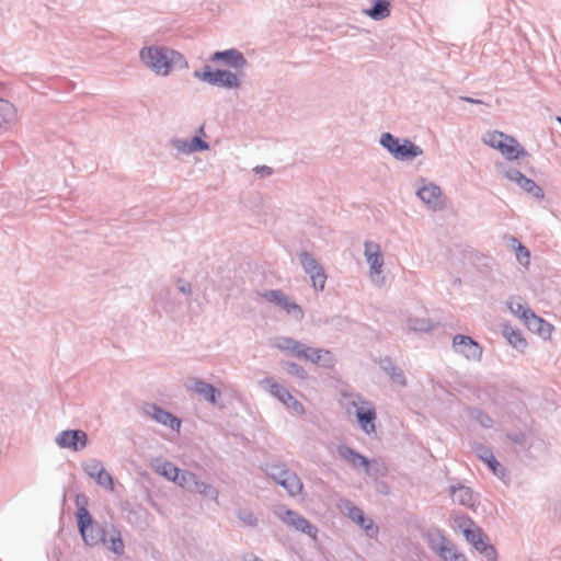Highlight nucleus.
I'll use <instances>...</instances> for the list:
<instances>
[{
	"label": "nucleus",
	"mask_w": 561,
	"mask_h": 561,
	"mask_svg": "<svg viewBox=\"0 0 561 561\" xmlns=\"http://www.w3.org/2000/svg\"><path fill=\"white\" fill-rule=\"evenodd\" d=\"M379 366L386 374H388L391 377V379L394 382H397L401 386L407 385V380H405L403 370L401 368H399L398 366H396V364L392 362V359L390 357L387 356L385 358H381L379 360Z\"/></svg>",
	"instance_id": "nucleus-29"
},
{
	"label": "nucleus",
	"mask_w": 561,
	"mask_h": 561,
	"mask_svg": "<svg viewBox=\"0 0 561 561\" xmlns=\"http://www.w3.org/2000/svg\"><path fill=\"white\" fill-rule=\"evenodd\" d=\"M460 100L468 102V103H472V104H482L483 103L481 100L469 98V96H460Z\"/></svg>",
	"instance_id": "nucleus-54"
},
{
	"label": "nucleus",
	"mask_w": 561,
	"mask_h": 561,
	"mask_svg": "<svg viewBox=\"0 0 561 561\" xmlns=\"http://www.w3.org/2000/svg\"><path fill=\"white\" fill-rule=\"evenodd\" d=\"M502 174L507 180L516 183L522 190L531 195L537 199H542L545 197L543 190L531 179L525 176L518 169L516 168H505L502 170Z\"/></svg>",
	"instance_id": "nucleus-11"
},
{
	"label": "nucleus",
	"mask_w": 561,
	"mask_h": 561,
	"mask_svg": "<svg viewBox=\"0 0 561 561\" xmlns=\"http://www.w3.org/2000/svg\"><path fill=\"white\" fill-rule=\"evenodd\" d=\"M417 197L425 203L431 209L437 210L442 209V190L438 185L434 183H424L416 191Z\"/></svg>",
	"instance_id": "nucleus-18"
},
{
	"label": "nucleus",
	"mask_w": 561,
	"mask_h": 561,
	"mask_svg": "<svg viewBox=\"0 0 561 561\" xmlns=\"http://www.w3.org/2000/svg\"><path fill=\"white\" fill-rule=\"evenodd\" d=\"M192 492H196L201 495H204L205 497H208V499L215 501L216 503L218 502V496H219L218 490L215 486H213L211 484L201 481L198 478L196 480V483H195Z\"/></svg>",
	"instance_id": "nucleus-37"
},
{
	"label": "nucleus",
	"mask_w": 561,
	"mask_h": 561,
	"mask_svg": "<svg viewBox=\"0 0 561 561\" xmlns=\"http://www.w3.org/2000/svg\"><path fill=\"white\" fill-rule=\"evenodd\" d=\"M503 335L514 348L522 352L526 348L527 342L519 330L511 325H504Z\"/></svg>",
	"instance_id": "nucleus-31"
},
{
	"label": "nucleus",
	"mask_w": 561,
	"mask_h": 561,
	"mask_svg": "<svg viewBox=\"0 0 561 561\" xmlns=\"http://www.w3.org/2000/svg\"><path fill=\"white\" fill-rule=\"evenodd\" d=\"M425 540L428 548L436 554L444 552L446 550L445 546H447L450 541L447 537H445L443 531L437 528L428 529L425 535Z\"/></svg>",
	"instance_id": "nucleus-26"
},
{
	"label": "nucleus",
	"mask_w": 561,
	"mask_h": 561,
	"mask_svg": "<svg viewBox=\"0 0 561 561\" xmlns=\"http://www.w3.org/2000/svg\"><path fill=\"white\" fill-rule=\"evenodd\" d=\"M507 307L512 313L517 316L519 319L524 321V323L528 320V312H534L530 308L525 306L522 302L519 297H513L507 301Z\"/></svg>",
	"instance_id": "nucleus-34"
},
{
	"label": "nucleus",
	"mask_w": 561,
	"mask_h": 561,
	"mask_svg": "<svg viewBox=\"0 0 561 561\" xmlns=\"http://www.w3.org/2000/svg\"><path fill=\"white\" fill-rule=\"evenodd\" d=\"M380 145L399 161H411L423 154V149L404 138L399 139L390 133L380 136Z\"/></svg>",
	"instance_id": "nucleus-3"
},
{
	"label": "nucleus",
	"mask_w": 561,
	"mask_h": 561,
	"mask_svg": "<svg viewBox=\"0 0 561 561\" xmlns=\"http://www.w3.org/2000/svg\"><path fill=\"white\" fill-rule=\"evenodd\" d=\"M259 295L266 301L278 306L296 320H301L305 316L302 308L291 301L287 295L280 289H272L259 293Z\"/></svg>",
	"instance_id": "nucleus-9"
},
{
	"label": "nucleus",
	"mask_w": 561,
	"mask_h": 561,
	"mask_svg": "<svg viewBox=\"0 0 561 561\" xmlns=\"http://www.w3.org/2000/svg\"><path fill=\"white\" fill-rule=\"evenodd\" d=\"M469 415L484 428H492L494 425L493 419L480 409H471Z\"/></svg>",
	"instance_id": "nucleus-41"
},
{
	"label": "nucleus",
	"mask_w": 561,
	"mask_h": 561,
	"mask_svg": "<svg viewBox=\"0 0 561 561\" xmlns=\"http://www.w3.org/2000/svg\"><path fill=\"white\" fill-rule=\"evenodd\" d=\"M472 449L474 450L477 456L488 465L490 470L495 476L501 477V478L505 476V468L496 460L492 450L489 447H486L480 443H476L472 446Z\"/></svg>",
	"instance_id": "nucleus-23"
},
{
	"label": "nucleus",
	"mask_w": 561,
	"mask_h": 561,
	"mask_svg": "<svg viewBox=\"0 0 561 561\" xmlns=\"http://www.w3.org/2000/svg\"><path fill=\"white\" fill-rule=\"evenodd\" d=\"M186 389L201 396L205 401L210 404H217L221 392L215 388L211 383L206 382L199 378H191L186 385Z\"/></svg>",
	"instance_id": "nucleus-16"
},
{
	"label": "nucleus",
	"mask_w": 561,
	"mask_h": 561,
	"mask_svg": "<svg viewBox=\"0 0 561 561\" xmlns=\"http://www.w3.org/2000/svg\"><path fill=\"white\" fill-rule=\"evenodd\" d=\"M506 440L515 445V451L527 459H534L542 453L546 444L542 439L522 431L507 432Z\"/></svg>",
	"instance_id": "nucleus-5"
},
{
	"label": "nucleus",
	"mask_w": 561,
	"mask_h": 561,
	"mask_svg": "<svg viewBox=\"0 0 561 561\" xmlns=\"http://www.w3.org/2000/svg\"><path fill=\"white\" fill-rule=\"evenodd\" d=\"M462 533L466 540L470 545H472V547L478 543V539L480 541L481 539H484L486 536L480 527L463 528Z\"/></svg>",
	"instance_id": "nucleus-45"
},
{
	"label": "nucleus",
	"mask_w": 561,
	"mask_h": 561,
	"mask_svg": "<svg viewBox=\"0 0 561 561\" xmlns=\"http://www.w3.org/2000/svg\"><path fill=\"white\" fill-rule=\"evenodd\" d=\"M557 121L559 122V124L561 125V116L557 117Z\"/></svg>",
	"instance_id": "nucleus-57"
},
{
	"label": "nucleus",
	"mask_w": 561,
	"mask_h": 561,
	"mask_svg": "<svg viewBox=\"0 0 561 561\" xmlns=\"http://www.w3.org/2000/svg\"><path fill=\"white\" fill-rule=\"evenodd\" d=\"M364 255L369 264V276L374 284L382 286L385 276L382 275L383 259L380 245L374 241H365Z\"/></svg>",
	"instance_id": "nucleus-7"
},
{
	"label": "nucleus",
	"mask_w": 561,
	"mask_h": 561,
	"mask_svg": "<svg viewBox=\"0 0 561 561\" xmlns=\"http://www.w3.org/2000/svg\"><path fill=\"white\" fill-rule=\"evenodd\" d=\"M290 470L286 469L284 466H272L267 474L278 484H280V481L285 478V473H288Z\"/></svg>",
	"instance_id": "nucleus-47"
},
{
	"label": "nucleus",
	"mask_w": 561,
	"mask_h": 561,
	"mask_svg": "<svg viewBox=\"0 0 561 561\" xmlns=\"http://www.w3.org/2000/svg\"><path fill=\"white\" fill-rule=\"evenodd\" d=\"M260 386L297 414L305 413L304 405L293 397L287 388L274 381L273 378H264L260 381Z\"/></svg>",
	"instance_id": "nucleus-8"
},
{
	"label": "nucleus",
	"mask_w": 561,
	"mask_h": 561,
	"mask_svg": "<svg viewBox=\"0 0 561 561\" xmlns=\"http://www.w3.org/2000/svg\"><path fill=\"white\" fill-rule=\"evenodd\" d=\"M273 346L300 358L304 344L289 336H277L273 340Z\"/></svg>",
	"instance_id": "nucleus-25"
},
{
	"label": "nucleus",
	"mask_w": 561,
	"mask_h": 561,
	"mask_svg": "<svg viewBox=\"0 0 561 561\" xmlns=\"http://www.w3.org/2000/svg\"><path fill=\"white\" fill-rule=\"evenodd\" d=\"M513 242L517 243L516 247V257L518 262L523 265H527L529 263L530 253L529 250L519 243L515 238H513Z\"/></svg>",
	"instance_id": "nucleus-48"
},
{
	"label": "nucleus",
	"mask_w": 561,
	"mask_h": 561,
	"mask_svg": "<svg viewBox=\"0 0 561 561\" xmlns=\"http://www.w3.org/2000/svg\"><path fill=\"white\" fill-rule=\"evenodd\" d=\"M78 528L85 545L94 547L101 543L105 535V526L95 523L84 506H80L77 511Z\"/></svg>",
	"instance_id": "nucleus-6"
},
{
	"label": "nucleus",
	"mask_w": 561,
	"mask_h": 561,
	"mask_svg": "<svg viewBox=\"0 0 561 561\" xmlns=\"http://www.w3.org/2000/svg\"><path fill=\"white\" fill-rule=\"evenodd\" d=\"M243 561H262V560L255 556H247V557H244Z\"/></svg>",
	"instance_id": "nucleus-56"
},
{
	"label": "nucleus",
	"mask_w": 561,
	"mask_h": 561,
	"mask_svg": "<svg viewBox=\"0 0 561 561\" xmlns=\"http://www.w3.org/2000/svg\"><path fill=\"white\" fill-rule=\"evenodd\" d=\"M445 549L446 550L444 552H439L437 554L443 561H467V558L457 551L455 545L451 541L445 546Z\"/></svg>",
	"instance_id": "nucleus-40"
},
{
	"label": "nucleus",
	"mask_w": 561,
	"mask_h": 561,
	"mask_svg": "<svg viewBox=\"0 0 561 561\" xmlns=\"http://www.w3.org/2000/svg\"><path fill=\"white\" fill-rule=\"evenodd\" d=\"M104 534L101 543L115 554L122 556L125 551V545L121 531L113 524H106Z\"/></svg>",
	"instance_id": "nucleus-21"
},
{
	"label": "nucleus",
	"mask_w": 561,
	"mask_h": 561,
	"mask_svg": "<svg viewBox=\"0 0 561 561\" xmlns=\"http://www.w3.org/2000/svg\"><path fill=\"white\" fill-rule=\"evenodd\" d=\"M178 289L180 293L190 296L192 294V285L191 283L184 280L183 278H178Z\"/></svg>",
	"instance_id": "nucleus-52"
},
{
	"label": "nucleus",
	"mask_w": 561,
	"mask_h": 561,
	"mask_svg": "<svg viewBox=\"0 0 561 561\" xmlns=\"http://www.w3.org/2000/svg\"><path fill=\"white\" fill-rule=\"evenodd\" d=\"M324 270L322 268V266H318L317 270H312V272H305L306 274H308L310 277L311 275H316L317 272H323Z\"/></svg>",
	"instance_id": "nucleus-55"
},
{
	"label": "nucleus",
	"mask_w": 561,
	"mask_h": 561,
	"mask_svg": "<svg viewBox=\"0 0 561 561\" xmlns=\"http://www.w3.org/2000/svg\"><path fill=\"white\" fill-rule=\"evenodd\" d=\"M298 256L305 272H312V270H317L320 266L317 259L308 251H301Z\"/></svg>",
	"instance_id": "nucleus-43"
},
{
	"label": "nucleus",
	"mask_w": 561,
	"mask_h": 561,
	"mask_svg": "<svg viewBox=\"0 0 561 561\" xmlns=\"http://www.w3.org/2000/svg\"><path fill=\"white\" fill-rule=\"evenodd\" d=\"M280 366L286 373H288L299 379L307 378V371L305 370V368L302 366L298 365L297 363L282 362Z\"/></svg>",
	"instance_id": "nucleus-44"
},
{
	"label": "nucleus",
	"mask_w": 561,
	"mask_h": 561,
	"mask_svg": "<svg viewBox=\"0 0 561 561\" xmlns=\"http://www.w3.org/2000/svg\"><path fill=\"white\" fill-rule=\"evenodd\" d=\"M141 62L154 75L168 77L175 67L187 68L184 56L163 45L145 46L139 51Z\"/></svg>",
	"instance_id": "nucleus-1"
},
{
	"label": "nucleus",
	"mask_w": 561,
	"mask_h": 561,
	"mask_svg": "<svg viewBox=\"0 0 561 561\" xmlns=\"http://www.w3.org/2000/svg\"><path fill=\"white\" fill-rule=\"evenodd\" d=\"M347 510V516L357 525H359L365 531L366 535L370 538L375 537L378 534V528L374 525L371 518L366 517L364 512L352 502H346L345 505Z\"/></svg>",
	"instance_id": "nucleus-19"
},
{
	"label": "nucleus",
	"mask_w": 561,
	"mask_h": 561,
	"mask_svg": "<svg viewBox=\"0 0 561 561\" xmlns=\"http://www.w3.org/2000/svg\"><path fill=\"white\" fill-rule=\"evenodd\" d=\"M15 119V107L9 101L0 99V130L9 129Z\"/></svg>",
	"instance_id": "nucleus-30"
},
{
	"label": "nucleus",
	"mask_w": 561,
	"mask_h": 561,
	"mask_svg": "<svg viewBox=\"0 0 561 561\" xmlns=\"http://www.w3.org/2000/svg\"><path fill=\"white\" fill-rule=\"evenodd\" d=\"M453 348L456 353L461 354L468 360L480 362L482 358V347L468 335H455L453 339Z\"/></svg>",
	"instance_id": "nucleus-14"
},
{
	"label": "nucleus",
	"mask_w": 561,
	"mask_h": 561,
	"mask_svg": "<svg viewBox=\"0 0 561 561\" xmlns=\"http://www.w3.org/2000/svg\"><path fill=\"white\" fill-rule=\"evenodd\" d=\"M188 142L192 153L209 149V144L198 136H194Z\"/></svg>",
	"instance_id": "nucleus-50"
},
{
	"label": "nucleus",
	"mask_w": 561,
	"mask_h": 561,
	"mask_svg": "<svg viewBox=\"0 0 561 561\" xmlns=\"http://www.w3.org/2000/svg\"><path fill=\"white\" fill-rule=\"evenodd\" d=\"M237 516L241 522L250 527H255L257 525V518L250 510L240 508L237 512Z\"/></svg>",
	"instance_id": "nucleus-46"
},
{
	"label": "nucleus",
	"mask_w": 561,
	"mask_h": 561,
	"mask_svg": "<svg viewBox=\"0 0 561 561\" xmlns=\"http://www.w3.org/2000/svg\"><path fill=\"white\" fill-rule=\"evenodd\" d=\"M83 472L91 479L95 480V482L108 490L113 491L114 481L112 476L104 469L102 462L95 458L88 459L82 462Z\"/></svg>",
	"instance_id": "nucleus-12"
},
{
	"label": "nucleus",
	"mask_w": 561,
	"mask_h": 561,
	"mask_svg": "<svg viewBox=\"0 0 561 561\" xmlns=\"http://www.w3.org/2000/svg\"><path fill=\"white\" fill-rule=\"evenodd\" d=\"M197 478L198 477L195 473H193L191 471H186V470L182 471L180 469V473L176 477L174 482L178 485H180L181 488L192 492Z\"/></svg>",
	"instance_id": "nucleus-38"
},
{
	"label": "nucleus",
	"mask_w": 561,
	"mask_h": 561,
	"mask_svg": "<svg viewBox=\"0 0 561 561\" xmlns=\"http://www.w3.org/2000/svg\"><path fill=\"white\" fill-rule=\"evenodd\" d=\"M473 548L488 561H497V553L493 545L490 543L489 537L485 536L484 539L478 540V543L473 546Z\"/></svg>",
	"instance_id": "nucleus-36"
},
{
	"label": "nucleus",
	"mask_w": 561,
	"mask_h": 561,
	"mask_svg": "<svg viewBox=\"0 0 561 561\" xmlns=\"http://www.w3.org/2000/svg\"><path fill=\"white\" fill-rule=\"evenodd\" d=\"M340 403L347 414H354L365 434L376 433L377 411L371 401L357 392H342Z\"/></svg>",
	"instance_id": "nucleus-2"
},
{
	"label": "nucleus",
	"mask_w": 561,
	"mask_h": 561,
	"mask_svg": "<svg viewBox=\"0 0 561 561\" xmlns=\"http://www.w3.org/2000/svg\"><path fill=\"white\" fill-rule=\"evenodd\" d=\"M58 447L73 451L82 450L88 445V435L82 430H66L55 437Z\"/></svg>",
	"instance_id": "nucleus-13"
},
{
	"label": "nucleus",
	"mask_w": 561,
	"mask_h": 561,
	"mask_svg": "<svg viewBox=\"0 0 561 561\" xmlns=\"http://www.w3.org/2000/svg\"><path fill=\"white\" fill-rule=\"evenodd\" d=\"M279 485L286 489L287 492L293 496L300 494L302 491V483L298 476L293 471L285 473V478L280 481Z\"/></svg>",
	"instance_id": "nucleus-33"
},
{
	"label": "nucleus",
	"mask_w": 561,
	"mask_h": 561,
	"mask_svg": "<svg viewBox=\"0 0 561 561\" xmlns=\"http://www.w3.org/2000/svg\"><path fill=\"white\" fill-rule=\"evenodd\" d=\"M300 358L327 368L332 367L335 363V358L329 350L313 348L306 345H304Z\"/></svg>",
	"instance_id": "nucleus-20"
},
{
	"label": "nucleus",
	"mask_w": 561,
	"mask_h": 561,
	"mask_svg": "<svg viewBox=\"0 0 561 561\" xmlns=\"http://www.w3.org/2000/svg\"><path fill=\"white\" fill-rule=\"evenodd\" d=\"M408 327L415 332H430L435 328V323L428 318L411 317L408 319Z\"/></svg>",
	"instance_id": "nucleus-35"
},
{
	"label": "nucleus",
	"mask_w": 561,
	"mask_h": 561,
	"mask_svg": "<svg viewBox=\"0 0 561 561\" xmlns=\"http://www.w3.org/2000/svg\"><path fill=\"white\" fill-rule=\"evenodd\" d=\"M503 156H505L508 160H515L520 157L527 156V152L524 148L519 146L517 140L511 136L505 137V142L502 144L499 149Z\"/></svg>",
	"instance_id": "nucleus-28"
},
{
	"label": "nucleus",
	"mask_w": 561,
	"mask_h": 561,
	"mask_svg": "<svg viewBox=\"0 0 561 561\" xmlns=\"http://www.w3.org/2000/svg\"><path fill=\"white\" fill-rule=\"evenodd\" d=\"M505 134L495 130L492 133H486L482 139L484 144L499 150L502 144L505 142Z\"/></svg>",
	"instance_id": "nucleus-42"
},
{
	"label": "nucleus",
	"mask_w": 561,
	"mask_h": 561,
	"mask_svg": "<svg viewBox=\"0 0 561 561\" xmlns=\"http://www.w3.org/2000/svg\"><path fill=\"white\" fill-rule=\"evenodd\" d=\"M209 60L213 62H220L229 68H233L237 71L243 70L248 67L247 58L240 50L236 48L215 51L210 56Z\"/></svg>",
	"instance_id": "nucleus-15"
},
{
	"label": "nucleus",
	"mask_w": 561,
	"mask_h": 561,
	"mask_svg": "<svg viewBox=\"0 0 561 561\" xmlns=\"http://www.w3.org/2000/svg\"><path fill=\"white\" fill-rule=\"evenodd\" d=\"M144 412L148 416L152 417L156 422L169 426L172 430L179 431L181 427L180 419L154 403L145 404Z\"/></svg>",
	"instance_id": "nucleus-17"
},
{
	"label": "nucleus",
	"mask_w": 561,
	"mask_h": 561,
	"mask_svg": "<svg viewBox=\"0 0 561 561\" xmlns=\"http://www.w3.org/2000/svg\"><path fill=\"white\" fill-rule=\"evenodd\" d=\"M339 456L348 462L354 469L364 468L365 472L369 474V459L364 455L359 454L355 449L346 445H340L337 447Z\"/></svg>",
	"instance_id": "nucleus-22"
},
{
	"label": "nucleus",
	"mask_w": 561,
	"mask_h": 561,
	"mask_svg": "<svg viewBox=\"0 0 561 561\" xmlns=\"http://www.w3.org/2000/svg\"><path fill=\"white\" fill-rule=\"evenodd\" d=\"M363 13L374 21L385 20L391 14V3L389 0H373V5L364 9Z\"/></svg>",
	"instance_id": "nucleus-24"
},
{
	"label": "nucleus",
	"mask_w": 561,
	"mask_h": 561,
	"mask_svg": "<svg viewBox=\"0 0 561 561\" xmlns=\"http://www.w3.org/2000/svg\"><path fill=\"white\" fill-rule=\"evenodd\" d=\"M525 325L542 337H549L553 329L550 323L535 314V312H528V320L525 322Z\"/></svg>",
	"instance_id": "nucleus-27"
},
{
	"label": "nucleus",
	"mask_w": 561,
	"mask_h": 561,
	"mask_svg": "<svg viewBox=\"0 0 561 561\" xmlns=\"http://www.w3.org/2000/svg\"><path fill=\"white\" fill-rule=\"evenodd\" d=\"M450 494L455 502L465 506H472L474 503L473 492L465 485L451 486Z\"/></svg>",
	"instance_id": "nucleus-32"
},
{
	"label": "nucleus",
	"mask_w": 561,
	"mask_h": 561,
	"mask_svg": "<svg viewBox=\"0 0 561 561\" xmlns=\"http://www.w3.org/2000/svg\"><path fill=\"white\" fill-rule=\"evenodd\" d=\"M193 77L202 82L225 89H239L242 84L237 72L227 69L211 70L209 66H205L203 70H195Z\"/></svg>",
	"instance_id": "nucleus-4"
},
{
	"label": "nucleus",
	"mask_w": 561,
	"mask_h": 561,
	"mask_svg": "<svg viewBox=\"0 0 561 561\" xmlns=\"http://www.w3.org/2000/svg\"><path fill=\"white\" fill-rule=\"evenodd\" d=\"M172 148H174L180 153L191 154L190 142L187 139L183 138H173L170 141Z\"/></svg>",
	"instance_id": "nucleus-49"
},
{
	"label": "nucleus",
	"mask_w": 561,
	"mask_h": 561,
	"mask_svg": "<svg viewBox=\"0 0 561 561\" xmlns=\"http://www.w3.org/2000/svg\"><path fill=\"white\" fill-rule=\"evenodd\" d=\"M156 469L159 474L163 476L164 478L173 482L175 481L176 477L180 473V468H178L170 461L161 462L160 465L157 466Z\"/></svg>",
	"instance_id": "nucleus-39"
},
{
	"label": "nucleus",
	"mask_w": 561,
	"mask_h": 561,
	"mask_svg": "<svg viewBox=\"0 0 561 561\" xmlns=\"http://www.w3.org/2000/svg\"><path fill=\"white\" fill-rule=\"evenodd\" d=\"M274 513L286 525L308 535L312 539L317 538L318 528L296 511L279 507Z\"/></svg>",
	"instance_id": "nucleus-10"
},
{
	"label": "nucleus",
	"mask_w": 561,
	"mask_h": 561,
	"mask_svg": "<svg viewBox=\"0 0 561 561\" xmlns=\"http://www.w3.org/2000/svg\"><path fill=\"white\" fill-rule=\"evenodd\" d=\"M254 172L256 174H261L263 176H267V175H271L273 173V170L272 168L267 167V165H257L254 168Z\"/></svg>",
	"instance_id": "nucleus-53"
},
{
	"label": "nucleus",
	"mask_w": 561,
	"mask_h": 561,
	"mask_svg": "<svg viewBox=\"0 0 561 561\" xmlns=\"http://www.w3.org/2000/svg\"><path fill=\"white\" fill-rule=\"evenodd\" d=\"M311 283H312V287L316 289V290H320L322 291L325 287V283H327V274L325 272H317L316 275H311Z\"/></svg>",
	"instance_id": "nucleus-51"
}]
</instances>
